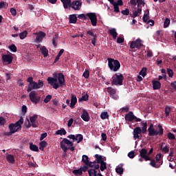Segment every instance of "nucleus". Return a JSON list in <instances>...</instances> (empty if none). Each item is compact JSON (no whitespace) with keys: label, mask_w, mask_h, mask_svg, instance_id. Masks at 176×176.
Masks as SVG:
<instances>
[{"label":"nucleus","mask_w":176,"mask_h":176,"mask_svg":"<svg viewBox=\"0 0 176 176\" xmlns=\"http://www.w3.org/2000/svg\"><path fill=\"white\" fill-rule=\"evenodd\" d=\"M47 80L48 83L50 84L51 86L55 89H58L59 87H63L65 85L64 74L62 73L58 74V79L56 78L49 77ZM58 81L59 84L57 83Z\"/></svg>","instance_id":"1"},{"label":"nucleus","mask_w":176,"mask_h":176,"mask_svg":"<svg viewBox=\"0 0 176 176\" xmlns=\"http://www.w3.org/2000/svg\"><path fill=\"white\" fill-rule=\"evenodd\" d=\"M24 122V119L21 117V118L16 122L15 124L12 123L10 124L8 126V129H10V131L7 133L6 135H11L12 134L15 133L16 132H18L19 130L21 129V124Z\"/></svg>","instance_id":"2"},{"label":"nucleus","mask_w":176,"mask_h":176,"mask_svg":"<svg viewBox=\"0 0 176 176\" xmlns=\"http://www.w3.org/2000/svg\"><path fill=\"white\" fill-rule=\"evenodd\" d=\"M74 142H71L66 138H64L63 140L60 142V148L64 151L65 153L68 150H70L71 151H74L75 148L74 146Z\"/></svg>","instance_id":"3"},{"label":"nucleus","mask_w":176,"mask_h":176,"mask_svg":"<svg viewBox=\"0 0 176 176\" xmlns=\"http://www.w3.org/2000/svg\"><path fill=\"white\" fill-rule=\"evenodd\" d=\"M107 60H108V66L111 71L116 72L120 69L121 67V64L117 59L108 58Z\"/></svg>","instance_id":"4"},{"label":"nucleus","mask_w":176,"mask_h":176,"mask_svg":"<svg viewBox=\"0 0 176 176\" xmlns=\"http://www.w3.org/2000/svg\"><path fill=\"white\" fill-rule=\"evenodd\" d=\"M158 129H159V131L155 130V129L153 126V124H151L148 129V135L150 137H154L155 135H162L164 133V129L162 128V126L160 124H158Z\"/></svg>","instance_id":"5"},{"label":"nucleus","mask_w":176,"mask_h":176,"mask_svg":"<svg viewBox=\"0 0 176 176\" xmlns=\"http://www.w3.org/2000/svg\"><path fill=\"white\" fill-rule=\"evenodd\" d=\"M38 119V115L34 114L31 117H30V120H27V122L25 123V126L29 129L31 126L33 128H36L38 126V122L36 121Z\"/></svg>","instance_id":"6"},{"label":"nucleus","mask_w":176,"mask_h":176,"mask_svg":"<svg viewBox=\"0 0 176 176\" xmlns=\"http://www.w3.org/2000/svg\"><path fill=\"white\" fill-rule=\"evenodd\" d=\"M124 80V76L122 74H116L112 76L111 85L112 86H122Z\"/></svg>","instance_id":"7"},{"label":"nucleus","mask_w":176,"mask_h":176,"mask_svg":"<svg viewBox=\"0 0 176 176\" xmlns=\"http://www.w3.org/2000/svg\"><path fill=\"white\" fill-rule=\"evenodd\" d=\"M33 34L36 35V37L34 39V43L37 44L43 43V38L46 36V34L43 31H39L37 33H34Z\"/></svg>","instance_id":"8"},{"label":"nucleus","mask_w":176,"mask_h":176,"mask_svg":"<svg viewBox=\"0 0 176 176\" xmlns=\"http://www.w3.org/2000/svg\"><path fill=\"white\" fill-rule=\"evenodd\" d=\"M86 16L89 18L92 26H97L98 17L95 12L87 13Z\"/></svg>","instance_id":"9"},{"label":"nucleus","mask_w":176,"mask_h":176,"mask_svg":"<svg viewBox=\"0 0 176 176\" xmlns=\"http://www.w3.org/2000/svg\"><path fill=\"white\" fill-rule=\"evenodd\" d=\"M139 156L141 157L142 159H144L146 162L151 160V157L148 155V151L145 148H142L139 151Z\"/></svg>","instance_id":"10"},{"label":"nucleus","mask_w":176,"mask_h":176,"mask_svg":"<svg viewBox=\"0 0 176 176\" xmlns=\"http://www.w3.org/2000/svg\"><path fill=\"white\" fill-rule=\"evenodd\" d=\"M29 98L32 102L34 103L35 104L39 103L41 101V96H36L35 91H32L30 93Z\"/></svg>","instance_id":"11"},{"label":"nucleus","mask_w":176,"mask_h":176,"mask_svg":"<svg viewBox=\"0 0 176 176\" xmlns=\"http://www.w3.org/2000/svg\"><path fill=\"white\" fill-rule=\"evenodd\" d=\"M142 41L140 38L136 41H133L130 42V48L131 49H140L142 46Z\"/></svg>","instance_id":"12"},{"label":"nucleus","mask_w":176,"mask_h":176,"mask_svg":"<svg viewBox=\"0 0 176 176\" xmlns=\"http://www.w3.org/2000/svg\"><path fill=\"white\" fill-rule=\"evenodd\" d=\"M107 93L109 94L111 98H113L116 100H117L119 98L118 96L116 94L117 89H113V87H109L107 88Z\"/></svg>","instance_id":"13"},{"label":"nucleus","mask_w":176,"mask_h":176,"mask_svg":"<svg viewBox=\"0 0 176 176\" xmlns=\"http://www.w3.org/2000/svg\"><path fill=\"white\" fill-rule=\"evenodd\" d=\"M67 138L73 140V142L76 140L77 144H79V143L82 142V141L84 139V137L82 134H77L76 135L71 134L67 136Z\"/></svg>","instance_id":"14"},{"label":"nucleus","mask_w":176,"mask_h":176,"mask_svg":"<svg viewBox=\"0 0 176 176\" xmlns=\"http://www.w3.org/2000/svg\"><path fill=\"white\" fill-rule=\"evenodd\" d=\"M82 6V3L80 1H74L73 2H71V4L69 7V10L72 9L74 10H80V8Z\"/></svg>","instance_id":"15"},{"label":"nucleus","mask_w":176,"mask_h":176,"mask_svg":"<svg viewBox=\"0 0 176 176\" xmlns=\"http://www.w3.org/2000/svg\"><path fill=\"white\" fill-rule=\"evenodd\" d=\"M12 53H10L8 54H4L2 55V60L4 63H8V65L12 64L13 61V56H12Z\"/></svg>","instance_id":"16"},{"label":"nucleus","mask_w":176,"mask_h":176,"mask_svg":"<svg viewBox=\"0 0 176 176\" xmlns=\"http://www.w3.org/2000/svg\"><path fill=\"white\" fill-rule=\"evenodd\" d=\"M142 133V129L140 128V126H136L134 129H133V138L135 140L137 139H140V134Z\"/></svg>","instance_id":"17"},{"label":"nucleus","mask_w":176,"mask_h":176,"mask_svg":"<svg viewBox=\"0 0 176 176\" xmlns=\"http://www.w3.org/2000/svg\"><path fill=\"white\" fill-rule=\"evenodd\" d=\"M135 118V116L133 114V111H129L128 113L125 114V120L127 122H133Z\"/></svg>","instance_id":"18"},{"label":"nucleus","mask_w":176,"mask_h":176,"mask_svg":"<svg viewBox=\"0 0 176 176\" xmlns=\"http://www.w3.org/2000/svg\"><path fill=\"white\" fill-rule=\"evenodd\" d=\"M81 118L85 122H89L90 120V117H89V113L87 111V110L84 109L82 111V113L81 115Z\"/></svg>","instance_id":"19"},{"label":"nucleus","mask_w":176,"mask_h":176,"mask_svg":"<svg viewBox=\"0 0 176 176\" xmlns=\"http://www.w3.org/2000/svg\"><path fill=\"white\" fill-rule=\"evenodd\" d=\"M152 83H153V87L154 90H157L161 89L162 84L160 81L153 80H152Z\"/></svg>","instance_id":"20"},{"label":"nucleus","mask_w":176,"mask_h":176,"mask_svg":"<svg viewBox=\"0 0 176 176\" xmlns=\"http://www.w3.org/2000/svg\"><path fill=\"white\" fill-rule=\"evenodd\" d=\"M141 126H142V129L141 132L142 134H145L147 133V129H148V123L144 122V121L141 122Z\"/></svg>","instance_id":"21"},{"label":"nucleus","mask_w":176,"mask_h":176,"mask_svg":"<svg viewBox=\"0 0 176 176\" xmlns=\"http://www.w3.org/2000/svg\"><path fill=\"white\" fill-rule=\"evenodd\" d=\"M142 7H138V10L135 12H133V15L131 17L135 18L140 16V14H142Z\"/></svg>","instance_id":"22"},{"label":"nucleus","mask_w":176,"mask_h":176,"mask_svg":"<svg viewBox=\"0 0 176 176\" xmlns=\"http://www.w3.org/2000/svg\"><path fill=\"white\" fill-rule=\"evenodd\" d=\"M69 19V21L70 23H76L78 21V18L76 14H70Z\"/></svg>","instance_id":"23"},{"label":"nucleus","mask_w":176,"mask_h":176,"mask_svg":"<svg viewBox=\"0 0 176 176\" xmlns=\"http://www.w3.org/2000/svg\"><path fill=\"white\" fill-rule=\"evenodd\" d=\"M40 50L41 51V54L43 55L44 57H47L48 56L49 51L46 47L41 46L40 47Z\"/></svg>","instance_id":"24"},{"label":"nucleus","mask_w":176,"mask_h":176,"mask_svg":"<svg viewBox=\"0 0 176 176\" xmlns=\"http://www.w3.org/2000/svg\"><path fill=\"white\" fill-rule=\"evenodd\" d=\"M6 160L9 162L11 163L12 164H14L15 163V158L12 154H8L6 156Z\"/></svg>","instance_id":"25"},{"label":"nucleus","mask_w":176,"mask_h":176,"mask_svg":"<svg viewBox=\"0 0 176 176\" xmlns=\"http://www.w3.org/2000/svg\"><path fill=\"white\" fill-rule=\"evenodd\" d=\"M63 4L65 9H69L70 4L72 3V0H60Z\"/></svg>","instance_id":"26"},{"label":"nucleus","mask_w":176,"mask_h":176,"mask_svg":"<svg viewBox=\"0 0 176 176\" xmlns=\"http://www.w3.org/2000/svg\"><path fill=\"white\" fill-rule=\"evenodd\" d=\"M77 101L78 100H77L76 96H74V94H72V100H71L70 107L74 108V106L76 104Z\"/></svg>","instance_id":"27"},{"label":"nucleus","mask_w":176,"mask_h":176,"mask_svg":"<svg viewBox=\"0 0 176 176\" xmlns=\"http://www.w3.org/2000/svg\"><path fill=\"white\" fill-rule=\"evenodd\" d=\"M149 19V9H146L144 12V16L142 18V20L144 23H147Z\"/></svg>","instance_id":"28"},{"label":"nucleus","mask_w":176,"mask_h":176,"mask_svg":"<svg viewBox=\"0 0 176 176\" xmlns=\"http://www.w3.org/2000/svg\"><path fill=\"white\" fill-rule=\"evenodd\" d=\"M58 39V34H54L52 36V45L55 48H56L58 45V43H57Z\"/></svg>","instance_id":"29"},{"label":"nucleus","mask_w":176,"mask_h":176,"mask_svg":"<svg viewBox=\"0 0 176 176\" xmlns=\"http://www.w3.org/2000/svg\"><path fill=\"white\" fill-rule=\"evenodd\" d=\"M48 144V143L47 142H45V140L40 142H39V149L41 151H44L45 146H47V145Z\"/></svg>","instance_id":"30"},{"label":"nucleus","mask_w":176,"mask_h":176,"mask_svg":"<svg viewBox=\"0 0 176 176\" xmlns=\"http://www.w3.org/2000/svg\"><path fill=\"white\" fill-rule=\"evenodd\" d=\"M109 34L111 35V36H113L114 39H116V38L118 37V33L116 29L115 28L111 29L109 30Z\"/></svg>","instance_id":"31"},{"label":"nucleus","mask_w":176,"mask_h":176,"mask_svg":"<svg viewBox=\"0 0 176 176\" xmlns=\"http://www.w3.org/2000/svg\"><path fill=\"white\" fill-rule=\"evenodd\" d=\"M30 149L31 151H36V152H37V151H39L38 147L36 145L33 144L32 142H30Z\"/></svg>","instance_id":"32"},{"label":"nucleus","mask_w":176,"mask_h":176,"mask_svg":"<svg viewBox=\"0 0 176 176\" xmlns=\"http://www.w3.org/2000/svg\"><path fill=\"white\" fill-rule=\"evenodd\" d=\"M95 157L96 159L97 163L100 164L104 162V158L102 156L99 155L98 154H95Z\"/></svg>","instance_id":"33"},{"label":"nucleus","mask_w":176,"mask_h":176,"mask_svg":"<svg viewBox=\"0 0 176 176\" xmlns=\"http://www.w3.org/2000/svg\"><path fill=\"white\" fill-rule=\"evenodd\" d=\"M151 162L149 163V165H151V166L158 168L161 166V164H156V162L155 160H150Z\"/></svg>","instance_id":"34"},{"label":"nucleus","mask_w":176,"mask_h":176,"mask_svg":"<svg viewBox=\"0 0 176 176\" xmlns=\"http://www.w3.org/2000/svg\"><path fill=\"white\" fill-rule=\"evenodd\" d=\"M82 161L86 166H89L90 162H89V157L87 155H82Z\"/></svg>","instance_id":"35"},{"label":"nucleus","mask_w":176,"mask_h":176,"mask_svg":"<svg viewBox=\"0 0 176 176\" xmlns=\"http://www.w3.org/2000/svg\"><path fill=\"white\" fill-rule=\"evenodd\" d=\"M88 100H89V95L85 94V93H83L82 97L79 98L78 101L79 102H80V101H87Z\"/></svg>","instance_id":"36"},{"label":"nucleus","mask_w":176,"mask_h":176,"mask_svg":"<svg viewBox=\"0 0 176 176\" xmlns=\"http://www.w3.org/2000/svg\"><path fill=\"white\" fill-rule=\"evenodd\" d=\"M72 173L74 174L76 176H80L82 174V169H75L72 170Z\"/></svg>","instance_id":"37"},{"label":"nucleus","mask_w":176,"mask_h":176,"mask_svg":"<svg viewBox=\"0 0 176 176\" xmlns=\"http://www.w3.org/2000/svg\"><path fill=\"white\" fill-rule=\"evenodd\" d=\"M97 170L94 168L88 170V173L89 176H97Z\"/></svg>","instance_id":"38"},{"label":"nucleus","mask_w":176,"mask_h":176,"mask_svg":"<svg viewBox=\"0 0 176 176\" xmlns=\"http://www.w3.org/2000/svg\"><path fill=\"white\" fill-rule=\"evenodd\" d=\"M161 159H162V153L157 154L155 160H156V162H157L160 164V166H162L163 164V162L161 161Z\"/></svg>","instance_id":"39"},{"label":"nucleus","mask_w":176,"mask_h":176,"mask_svg":"<svg viewBox=\"0 0 176 176\" xmlns=\"http://www.w3.org/2000/svg\"><path fill=\"white\" fill-rule=\"evenodd\" d=\"M56 135H66L67 131L64 129V128H63L61 129L57 130L56 132Z\"/></svg>","instance_id":"40"},{"label":"nucleus","mask_w":176,"mask_h":176,"mask_svg":"<svg viewBox=\"0 0 176 176\" xmlns=\"http://www.w3.org/2000/svg\"><path fill=\"white\" fill-rule=\"evenodd\" d=\"M28 34L27 30L23 31L20 34L19 37L21 40L25 39Z\"/></svg>","instance_id":"41"},{"label":"nucleus","mask_w":176,"mask_h":176,"mask_svg":"<svg viewBox=\"0 0 176 176\" xmlns=\"http://www.w3.org/2000/svg\"><path fill=\"white\" fill-rule=\"evenodd\" d=\"M170 19L168 18H166L164 22V28H167L170 25Z\"/></svg>","instance_id":"42"},{"label":"nucleus","mask_w":176,"mask_h":176,"mask_svg":"<svg viewBox=\"0 0 176 176\" xmlns=\"http://www.w3.org/2000/svg\"><path fill=\"white\" fill-rule=\"evenodd\" d=\"M9 50L10 51H12L13 53H16V52L17 51V47H16V45L14 44H12L11 45H10L8 47Z\"/></svg>","instance_id":"43"},{"label":"nucleus","mask_w":176,"mask_h":176,"mask_svg":"<svg viewBox=\"0 0 176 176\" xmlns=\"http://www.w3.org/2000/svg\"><path fill=\"white\" fill-rule=\"evenodd\" d=\"M170 111H171V107H165L164 112H165L166 117L169 116Z\"/></svg>","instance_id":"44"},{"label":"nucleus","mask_w":176,"mask_h":176,"mask_svg":"<svg viewBox=\"0 0 176 176\" xmlns=\"http://www.w3.org/2000/svg\"><path fill=\"white\" fill-rule=\"evenodd\" d=\"M137 3H138V8H141L142 6L144 7L146 4L144 0H137Z\"/></svg>","instance_id":"45"},{"label":"nucleus","mask_w":176,"mask_h":176,"mask_svg":"<svg viewBox=\"0 0 176 176\" xmlns=\"http://www.w3.org/2000/svg\"><path fill=\"white\" fill-rule=\"evenodd\" d=\"M107 169V163L104 161L100 163V170L104 171Z\"/></svg>","instance_id":"46"},{"label":"nucleus","mask_w":176,"mask_h":176,"mask_svg":"<svg viewBox=\"0 0 176 176\" xmlns=\"http://www.w3.org/2000/svg\"><path fill=\"white\" fill-rule=\"evenodd\" d=\"M160 148L162 149V151L165 153H168V152H169V147L167 146H165L164 147H163V145L161 146Z\"/></svg>","instance_id":"47"},{"label":"nucleus","mask_w":176,"mask_h":176,"mask_svg":"<svg viewBox=\"0 0 176 176\" xmlns=\"http://www.w3.org/2000/svg\"><path fill=\"white\" fill-rule=\"evenodd\" d=\"M146 71H147V68L146 67L142 68V69L140 72V75H141L142 77H145L146 76Z\"/></svg>","instance_id":"48"},{"label":"nucleus","mask_w":176,"mask_h":176,"mask_svg":"<svg viewBox=\"0 0 176 176\" xmlns=\"http://www.w3.org/2000/svg\"><path fill=\"white\" fill-rule=\"evenodd\" d=\"M123 171H124V169L122 167H117L116 168V172L120 174V175H122V174H123Z\"/></svg>","instance_id":"49"},{"label":"nucleus","mask_w":176,"mask_h":176,"mask_svg":"<svg viewBox=\"0 0 176 176\" xmlns=\"http://www.w3.org/2000/svg\"><path fill=\"white\" fill-rule=\"evenodd\" d=\"M109 115H108V112H102L100 114V118H102V120L107 119L108 118Z\"/></svg>","instance_id":"50"},{"label":"nucleus","mask_w":176,"mask_h":176,"mask_svg":"<svg viewBox=\"0 0 176 176\" xmlns=\"http://www.w3.org/2000/svg\"><path fill=\"white\" fill-rule=\"evenodd\" d=\"M122 14L125 15V16H129L130 13V10L129 8H126L125 10H122L121 11Z\"/></svg>","instance_id":"51"},{"label":"nucleus","mask_w":176,"mask_h":176,"mask_svg":"<svg viewBox=\"0 0 176 176\" xmlns=\"http://www.w3.org/2000/svg\"><path fill=\"white\" fill-rule=\"evenodd\" d=\"M113 6V8H114V12H115L116 13H118V12H120V8H119V6H118L117 2H116Z\"/></svg>","instance_id":"52"},{"label":"nucleus","mask_w":176,"mask_h":176,"mask_svg":"<svg viewBox=\"0 0 176 176\" xmlns=\"http://www.w3.org/2000/svg\"><path fill=\"white\" fill-rule=\"evenodd\" d=\"M52 98V96L51 95H47L46 98L44 99V103L47 104Z\"/></svg>","instance_id":"53"},{"label":"nucleus","mask_w":176,"mask_h":176,"mask_svg":"<svg viewBox=\"0 0 176 176\" xmlns=\"http://www.w3.org/2000/svg\"><path fill=\"white\" fill-rule=\"evenodd\" d=\"M43 86H44L43 81L38 80L37 83V89L43 87Z\"/></svg>","instance_id":"54"},{"label":"nucleus","mask_w":176,"mask_h":176,"mask_svg":"<svg viewBox=\"0 0 176 176\" xmlns=\"http://www.w3.org/2000/svg\"><path fill=\"white\" fill-rule=\"evenodd\" d=\"M95 35H96V34H94L93 30H88L87 32V37H89V36L94 37Z\"/></svg>","instance_id":"55"},{"label":"nucleus","mask_w":176,"mask_h":176,"mask_svg":"<svg viewBox=\"0 0 176 176\" xmlns=\"http://www.w3.org/2000/svg\"><path fill=\"white\" fill-rule=\"evenodd\" d=\"M78 19H82L83 20H87V15L85 14H80L78 15Z\"/></svg>","instance_id":"56"},{"label":"nucleus","mask_w":176,"mask_h":176,"mask_svg":"<svg viewBox=\"0 0 176 176\" xmlns=\"http://www.w3.org/2000/svg\"><path fill=\"white\" fill-rule=\"evenodd\" d=\"M30 86L32 87V89H38L37 87V82H35V81H33L30 85Z\"/></svg>","instance_id":"57"},{"label":"nucleus","mask_w":176,"mask_h":176,"mask_svg":"<svg viewBox=\"0 0 176 176\" xmlns=\"http://www.w3.org/2000/svg\"><path fill=\"white\" fill-rule=\"evenodd\" d=\"M128 156L129 157L130 159H134L135 157V152L131 151L128 153Z\"/></svg>","instance_id":"58"},{"label":"nucleus","mask_w":176,"mask_h":176,"mask_svg":"<svg viewBox=\"0 0 176 176\" xmlns=\"http://www.w3.org/2000/svg\"><path fill=\"white\" fill-rule=\"evenodd\" d=\"M83 76H84L85 78H89V69H85V72L83 73Z\"/></svg>","instance_id":"59"},{"label":"nucleus","mask_w":176,"mask_h":176,"mask_svg":"<svg viewBox=\"0 0 176 176\" xmlns=\"http://www.w3.org/2000/svg\"><path fill=\"white\" fill-rule=\"evenodd\" d=\"M168 138L169 140H175V135L171 133V132H168Z\"/></svg>","instance_id":"60"},{"label":"nucleus","mask_w":176,"mask_h":176,"mask_svg":"<svg viewBox=\"0 0 176 176\" xmlns=\"http://www.w3.org/2000/svg\"><path fill=\"white\" fill-rule=\"evenodd\" d=\"M124 42V39L123 38V37L122 36H119V37H118V38H117V43H123Z\"/></svg>","instance_id":"61"},{"label":"nucleus","mask_w":176,"mask_h":176,"mask_svg":"<svg viewBox=\"0 0 176 176\" xmlns=\"http://www.w3.org/2000/svg\"><path fill=\"white\" fill-rule=\"evenodd\" d=\"M6 123V120L4 118L0 117V124L1 126H4V124Z\"/></svg>","instance_id":"62"},{"label":"nucleus","mask_w":176,"mask_h":176,"mask_svg":"<svg viewBox=\"0 0 176 176\" xmlns=\"http://www.w3.org/2000/svg\"><path fill=\"white\" fill-rule=\"evenodd\" d=\"M10 13L12 14V16H16V9L14 8H12L10 9Z\"/></svg>","instance_id":"63"},{"label":"nucleus","mask_w":176,"mask_h":176,"mask_svg":"<svg viewBox=\"0 0 176 176\" xmlns=\"http://www.w3.org/2000/svg\"><path fill=\"white\" fill-rule=\"evenodd\" d=\"M168 76L170 78H172L173 76V72L171 69H168Z\"/></svg>","instance_id":"64"}]
</instances>
